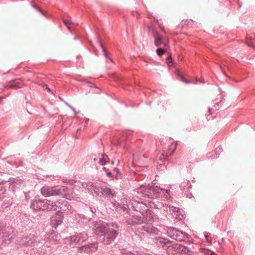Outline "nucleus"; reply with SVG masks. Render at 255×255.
I'll return each instance as SVG.
<instances>
[{"instance_id": "nucleus-1", "label": "nucleus", "mask_w": 255, "mask_h": 255, "mask_svg": "<svg viewBox=\"0 0 255 255\" xmlns=\"http://www.w3.org/2000/svg\"><path fill=\"white\" fill-rule=\"evenodd\" d=\"M164 190L157 186L155 184L152 185L148 184L146 186L140 187L137 189V192L140 196L144 198L156 199L159 195L163 193Z\"/></svg>"}, {"instance_id": "nucleus-2", "label": "nucleus", "mask_w": 255, "mask_h": 255, "mask_svg": "<svg viewBox=\"0 0 255 255\" xmlns=\"http://www.w3.org/2000/svg\"><path fill=\"white\" fill-rule=\"evenodd\" d=\"M31 207L36 210L52 211L61 209L60 202L53 203L47 200H41L39 198H35L31 201Z\"/></svg>"}, {"instance_id": "nucleus-3", "label": "nucleus", "mask_w": 255, "mask_h": 255, "mask_svg": "<svg viewBox=\"0 0 255 255\" xmlns=\"http://www.w3.org/2000/svg\"><path fill=\"white\" fill-rule=\"evenodd\" d=\"M196 250L193 247L185 246L173 242L169 255H195Z\"/></svg>"}, {"instance_id": "nucleus-4", "label": "nucleus", "mask_w": 255, "mask_h": 255, "mask_svg": "<svg viewBox=\"0 0 255 255\" xmlns=\"http://www.w3.org/2000/svg\"><path fill=\"white\" fill-rule=\"evenodd\" d=\"M119 226L116 223H109V227L103 235L104 236L103 242L106 245L112 243L119 234Z\"/></svg>"}, {"instance_id": "nucleus-5", "label": "nucleus", "mask_w": 255, "mask_h": 255, "mask_svg": "<svg viewBox=\"0 0 255 255\" xmlns=\"http://www.w3.org/2000/svg\"><path fill=\"white\" fill-rule=\"evenodd\" d=\"M14 236L12 228L6 226L3 223L0 222V240H1L2 242L9 244Z\"/></svg>"}, {"instance_id": "nucleus-6", "label": "nucleus", "mask_w": 255, "mask_h": 255, "mask_svg": "<svg viewBox=\"0 0 255 255\" xmlns=\"http://www.w3.org/2000/svg\"><path fill=\"white\" fill-rule=\"evenodd\" d=\"M158 232V229L152 225H144L137 230L136 235L140 239H144L152 235H157Z\"/></svg>"}, {"instance_id": "nucleus-7", "label": "nucleus", "mask_w": 255, "mask_h": 255, "mask_svg": "<svg viewBox=\"0 0 255 255\" xmlns=\"http://www.w3.org/2000/svg\"><path fill=\"white\" fill-rule=\"evenodd\" d=\"M37 238L34 234L25 235L17 238L16 243L20 246L24 247H36L38 246V242Z\"/></svg>"}, {"instance_id": "nucleus-8", "label": "nucleus", "mask_w": 255, "mask_h": 255, "mask_svg": "<svg viewBox=\"0 0 255 255\" xmlns=\"http://www.w3.org/2000/svg\"><path fill=\"white\" fill-rule=\"evenodd\" d=\"M167 234L169 237L177 241H184L190 238L187 233L173 227L167 228Z\"/></svg>"}, {"instance_id": "nucleus-9", "label": "nucleus", "mask_w": 255, "mask_h": 255, "mask_svg": "<svg viewBox=\"0 0 255 255\" xmlns=\"http://www.w3.org/2000/svg\"><path fill=\"white\" fill-rule=\"evenodd\" d=\"M129 210L139 212L141 214L147 210V206L145 203L141 200L137 201L134 199L130 200L127 205Z\"/></svg>"}, {"instance_id": "nucleus-10", "label": "nucleus", "mask_w": 255, "mask_h": 255, "mask_svg": "<svg viewBox=\"0 0 255 255\" xmlns=\"http://www.w3.org/2000/svg\"><path fill=\"white\" fill-rule=\"evenodd\" d=\"M88 238V236L87 233L86 232H83L79 233L77 235H73L65 238V244L74 245L80 242H83L86 241Z\"/></svg>"}, {"instance_id": "nucleus-11", "label": "nucleus", "mask_w": 255, "mask_h": 255, "mask_svg": "<svg viewBox=\"0 0 255 255\" xmlns=\"http://www.w3.org/2000/svg\"><path fill=\"white\" fill-rule=\"evenodd\" d=\"M82 186L84 188L88 190V191L93 196L99 197L102 196L103 187L96 184V183L89 182L87 183H83Z\"/></svg>"}, {"instance_id": "nucleus-12", "label": "nucleus", "mask_w": 255, "mask_h": 255, "mask_svg": "<svg viewBox=\"0 0 255 255\" xmlns=\"http://www.w3.org/2000/svg\"><path fill=\"white\" fill-rule=\"evenodd\" d=\"M75 180H67L65 179V198L71 201L74 199L75 196L73 194V189L74 187V183Z\"/></svg>"}, {"instance_id": "nucleus-13", "label": "nucleus", "mask_w": 255, "mask_h": 255, "mask_svg": "<svg viewBox=\"0 0 255 255\" xmlns=\"http://www.w3.org/2000/svg\"><path fill=\"white\" fill-rule=\"evenodd\" d=\"M41 193L45 197H50L60 195L62 194V191L58 187L45 186L41 188Z\"/></svg>"}, {"instance_id": "nucleus-14", "label": "nucleus", "mask_w": 255, "mask_h": 255, "mask_svg": "<svg viewBox=\"0 0 255 255\" xmlns=\"http://www.w3.org/2000/svg\"><path fill=\"white\" fill-rule=\"evenodd\" d=\"M154 243L156 245L166 250L168 254L171 248L173 241H170L167 238L162 237H156L154 238Z\"/></svg>"}, {"instance_id": "nucleus-15", "label": "nucleus", "mask_w": 255, "mask_h": 255, "mask_svg": "<svg viewBox=\"0 0 255 255\" xmlns=\"http://www.w3.org/2000/svg\"><path fill=\"white\" fill-rule=\"evenodd\" d=\"M109 227V223H106L103 221L99 220L95 222L93 230L98 235H103Z\"/></svg>"}, {"instance_id": "nucleus-16", "label": "nucleus", "mask_w": 255, "mask_h": 255, "mask_svg": "<svg viewBox=\"0 0 255 255\" xmlns=\"http://www.w3.org/2000/svg\"><path fill=\"white\" fill-rule=\"evenodd\" d=\"M174 150L175 149H173L172 150L170 149L168 151H166V152L162 153L159 156V159L161 161V163H160L159 162L157 163V167L158 169L162 170L166 168L165 162L166 161H168L167 157L171 155L174 152Z\"/></svg>"}, {"instance_id": "nucleus-17", "label": "nucleus", "mask_w": 255, "mask_h": 255, "mask_svg": "<svg viewBox=\"0 0 255 255\" xmlns=\"http://www.w3.org/2000/svg\"><path fill=\"white\" fill-rule=\"evenodd\" d=\"M62 208H59L56 210L57 213L55 216H53L51 220V225L56 228L58 225L61 224L62 223L63 219V212H61Z\"/></svg>"}, {"instance_id": "nucleus-18", "label": "nucleus", "mask_w": 255, "mask_h": 255, "mask_svg": "<svg viewBox=\"0 0 255 255\" xmlns=\"http://www.w3.org/2000/svg\"><path fill=\"white\" fill-rule=\"evenodd\" d=\"M98 243L96 242L90 243L87 245H84L80 247L79 250L80 252L90 253L91 252H95L98 249Z\"/></svg>"}, {"instance_id": "nucleus-19", "label": "nucleus", "mask_w": 255, "mask_h": 255, "mask_svg": "<svg viewBox=\"0 0 255 255\" xmlns=\"http://www.w3.org/2000/svg\"><path fill=\"white\" fill-rule=\"evenodd\" d=\"M23 85V82L20 79H13L7 83L6 85L4 86L3 89H17L21 88Z\"/></svg>"}, {"instance_id": "nucleus-20", "label": "nucleus", "mask_w": 255, "mask_h": 255, "mask_svg": "<svg viewBox=\"0 0 255 255\" xmlns=\"http://www.w3.org/2000/svg\"><path fill=\"white\" fill-rule=\"evenodd\" d=\"M141 215L142 216L141 218L143 219V223L145 224V225H152L153 221V212L151 210L147 208V210Z\"/></svg>"}, {"instance_id": "nucleus-21", "label": "nucleus", "mask_w": 255, "mask_h": 255, "mask_svg": "<svg viewBox=\"0 0 255 255\" xmlns=\"http://www.w3.org/2000/svg\"><path fill=\"white\" fill-rule=\"evenodd\" d=\"M125 223L128 225L135 226L143 223V219L138 215L132 216L131 217L127 219Z\"/></svg>"}, {"instance_id": "nucleus-22", "label": "nucleus", "mask_w": 255, "mask_h": 255, "mask_svg": "<svg viewBox=\"0 0 255 255\" xmlns=\"http://www.w3.org/2000/svg\"><path fill=\"white\" fill-rule=\"evenodd\" d=\"M64 23L65 27H66L69 33H71L72 34L74 35L73 39H76L77 38V37L78 36L76 34V32L75 31L76 24L69 20H66L65 19Z\"/></svg>"}, {"instance_id": "nucleus-23", "label": "nucleus", "mask_w": 255, "mask_h": 255, "mask_svg": "<svg viewBox=\"0 0 255 255\" xmlns=\"http://www.w3.org/2000/svg\"><path fill=\"white\" fill-rule=\"evenodd\" d=\"M153 36L154 39V44L156 46H158L161 44H163L165 46H167L168 45V43L167 42H164L163 41L161 36L158 32L155 31L153 33Z\"/></svg>"}, {"instance_id": "nucleus-24", "label": "nucleus", "mask_w": 255, "mask_h": 255, "mask_svg": "<svg viewBox=\"0 0 255 255\" xmlns=\"http://www.w3.org/2000/svg\"><path fill=\"white\" fill-rule=\"evenodd\" d=\"M116 194L110 188L103 187L102 196L105 198H111L116 197Z\"/></svg>"}, {"instance_id": "nucleus-25", "label": "nucleus", "mask_w": 255, "mask_h": 255, "mask_svg": "<svg viewBox=\"0 0 255 255\" xmlns=\"http://www.w3.org/2000/svg\"><path fill=\"white\" fill-rule=\"evenodd\" d=\"M180 187L182 190H188L192 188V185L189 180H186L180 184Z\"/></svg>"}, {"instance_id": "nucleus-26", "label": "nucleus", "mask_w": 255, "mask_h": 255, "mask_svg": "<svg viewBox=\"0 0 255 255\" xmlns=\"http://www.w3.org/2000/svg\"><path fill=\"white\" fill-rule=\"evenodd\" d=\"M7 181L10 182V187L11 186V188H14L16 185H20L22 183V181L17 178H13L12 179L8 178Z\"/></svg>"}, {"instance_id": "nucleus-27", "label": "nucleus", "mask_w": 255, "mask_h": 255, "mask_svg": "<svg viewBox=\"0 0 255 255\" xmlns=\"http://www.w3.org/2000/svg\"><path fill=\"white\" fill-rule=\"evenodd\" d=\"M109 158L108 155L105 154H102V158H100L99 164L101 165H105L109 162Z\"/></svg>"}, {"instance_id": "nucleus-28", "label": "nucleus", "mask_w": 255, "mask_h": 255, "mask_svg": "<svg viewBox=\"0 0 255 255\" xmlns=\"http://www.w3.org/2000/svg\"><path fill=\"white\" fill-rule=\"evenodd\" d=\"M114 173L115 174V178L117 179H121L122 177V173L120 172L119 168L115 167L113 170Z\"/></svg>"}, {"instance_id": "nucleus-29", "label": "nucleus", "mask_w": 255, "mask_h": 255, "mask_svg": "<svg viewBox=\"0 0 255 255\" xmlns=\"http://www.w3.org/2000/svg\"><path fill=\"white\" fill-rule=\"evenodd\" d=\"M97 42L99 44L100 47L102 48V51L104 53V56L106 58H109L108 53L106 51L105 48L104 47V45L102 42H101L99 40H97Z\"/></svg>"}, {"instance_id": "nucleus-30", "label": "nucleus", "mask_w": 255, "mask_h": 255, "mask_svg": "<svg viewBox=\"0 0 255 255\" xmlns=\"http://www.w3.org/2000/svg\"><path fill=\"white\" fill-rule=\"evenodd\" d=\"M177 76H178V79L180 81H182L183 82H184V83H185L186 84H189V83H191L192 82V81H190V80H186L185 79V78L182 75H181L180 74H178Z\"/></svg>"}, {"instance_id": "nucleus-31", "label": "nucleus", "mask_w": 255, "mask_h": 255, "mask_svg": "<svg viewBox=\"0 0 255 255\" xmlns=\"http://www.w3.org/2000/svg\"><path fill=\"white\" fill-rule=\"evenodd\" d=\"M103 170L104 171H105L106 173L107 176L108 177H114V174L111 171H110L107 168L104 167L103 168Z\"/></svg>"}, {"instance_id": "nucleus-32", "label": "nucleus", "mask_w": 255, "mask_h": 255, "mask_svg": "<svg viewBox=\"0 0 255 255\" xmlns=\"http://www.w3.org/2000/svg\"><path fill=\"white\" fill-rule=\"evenodd\" d=\"M121 255H136L135 254L131 253V252L126 250H123L121 252Z\"/></svg>"}, {"instance_id": "nucleus-33", "label": "nucleus", "mask_w": 255, "mask_h": 255, "mask_svg": "<svg viewBox=\"0 0 255 255\" xmlns=\"http://www.w3.org/2000/svg\"><path fill=\"white\" fill-rule=\"evenodd\" d=\"M165 53V50L164 49L158 48L156 49V53L159 56H161Z\"/></svg>"}, {"instance_id": "nucleus-34", "label": "nucleus", "mask_w": 255, "mask_h": 255, "mask_svg": "<svg viewBox=\"0 0 255 255\" xmlns=\"http://www.w3.org/2000/svg\"><path fill=\"white\" fill-rule=\"evenodd\" d=\"M67 202L66 203H65V211L66 210H68V211L70 212V213L71 214L72 212V206L70 204H67Z\"/></svg>"}, {"instance_id": "nucleus-35", "label": "nucleus", "mask_w": 255, "mask_h": 255, "mask_svg": "<svg viewBox=\"0 0 255 255\" xmlns=\"http://www.w3.org/2000/svg\"><path fill=\"white\" fill-rule=\"evenodd\" d=\"M166 63L168 66H171L172 64V60L171 54L168 56V57L166 58Z\"/></svg>"}, {"instance_id": "nucleus-36", "label": "nucleus", "mask_w": 255, "mask_h": 255, "mask_svg": "<svg viewBox=\"0 0 255 255\" xmlns=\"http://www.w3.org/2000/svg\"><path fill=\"white\" fill-rule=\"evenodd\" d=\"M43 88L46 90H47L49 92H51L52 94H53V92L52 91V90L48 87V85L45 84H43Z\"/></svg>"}, {"instance_id": "nucleus-37", "label": "nucleus", "mask_w": 255, "mask_h": 255, "mask_svg": "<svg viewBox=\"0 0 255 255\" xmlns=\"http://www.w3.org/2000/svg\"><path fill=\"white\" fill-rule=\"evenodd\" d=\"M33 6H34V7L35 9H36L38 10L40 12H41V13L42 14H43L44 15H45V13H44V11H43L41 9H40V8H39V7H38L37 6H36V5H33Z\"/></svg>"}, {"instance_id": "nucleus-38", "label": "nucleus", "mask_w": 255, "mask_h": 255, "mask_svg": "<svg viewBox=\"0 0 255 255\" xmlns=\"http://www.w3.org/2000/svg\"><path fill=\"white\" fill-rule=\"evenodd\" d=\"M221 102H222V100L220 101V102H219V103L217 102L215 104V105H214V107L215 108V110H217L219 109V104Z\"/></svg>"}, {"instance_id": "nucleus-39", "label": "nucleus", "mask_w": 255, "mask_h": 255, "mask_svg": "<svg viewBox=\"0 0 255 255\" xmlns=\"http://www.w3.org/2000/svg\"><path fill=\"white\" fill-rule=\"evenodd\" d=\"M65 104L66 105H67L68 107H69L71 109H72L73 110V111H74V113H75V115H77V112H76V111L75 109L74 108H73V107H72V106H70V105L68 103H67V102H65Z\"/></svg>"}, {"instance_id": "nucleus-40", "label": "nucleus", "mask_w": 255, "mask_h": 255, "mask_svg": "<svg viewBox=\"0 0 255 255\" xmlns=\"http://www.w3.org/2000/svg\"><path fill=\"white\" fill-rule=\"evenodd\" d=\"M221 149H221V147H219L217 148L216 149V150H215V153H217V154H218V155H219V153L220 152H221Z\"/></svg>"}, {"instance_id": "nucleus-41", "label": "nucleus", "mask_w": 255, "mask_h": 255, "mask_svg": "<svg viewBox=\"0 0 255 255\" xmlns=\"http://www.w3.org/2000/svg\"><path fill=\"white\" fill-rule=\"evenodd\" d=\"M90 210L93 214H95L96 212V209L94 207H90Z\"/></svg>"}, {"instance_id": "nucleus-42", "label": "nucleus", "mask_w": 255, "mask_h": 255, "mask_svg": "<svg viewBox=\"0 0 255 255\" xmlns=\"http://www.w3.org/2000/svg\"><path fill=\"white\" fill-rule=\"evenodd\" d=\"M186 197L190 199L192 197H193V195H192V194L191 193H190V194H187L186 195Z\"/></svg>"}, {"instance_id": "nucleus-43", "label": "nucleus", "mask_w": 255, "mask_h": 255, "mask_svg": "<svg viewBox=\"0 0 255 255\" xmlns=\"http://www.w3.org/2000/svg\"><path fill=\"white\" fill-rule=\"evenodd\" d=\"M204 236L206 238V240H208V233H204Z\"/></svg>"}, {"instance_id": "nucleus-44", "label": "nucleus", "mask_w": 255, "mask_h": 255, "mask_svg": "<svg viewBox=\"0 0 255 255\" xmlns=\"http://www.w3.org/2000/svg\"><path fill=\"white\" fill-rule=\"evenodd\" d=\"M145 255H163L162 254H146Z\"/></svg>"}, {"instance_id": "nucleus-45", "label": "nucleus", "mask_w": 255, "mask_h": 255, "mask_svg": "<svg viewBox=\"0 0 255 255\" xmlns=\"http://www.w3.org/2000/svg\"><path fill=\"white\" fill-rule=\"evenodd\" d=\"M113 204H114V205L115 206H116V205H118V206H120L119 203H118V202L114 203Z\"/></svg>"}, {"instance_id": "nucleus-46", "label": "nucleus", "mask_w": 255, "mask_h": 255, "mask_svg": "<svg viewBox=\"0 0 255 255\" xmlns=\"http://www.w3.org/2000/svg\"><path fill=\"white\" fill-rule=\"evenodd\" d=\"M210 255H215V254L213 252H211Z\"/></svg>"}, {"instance_id": "nucleus-47", "label": "nucleus", "mask_w": 255, "mask_h": 255, "mask_svg": "<svg viewBox=\"0 0 255 255\" xmlns=\"http://www.w3.org/2000/svg\"><path fill=\"white\" fill-rule=\"evenodd\" d=\"M179 211V208H177L176 210H174V212L178 213Z\"/></svg>"}, {"instance_id": "nucleus-48", "label": "nucleus", "mask_w": 255, "mask_h": 255, "mask_svg": "<svg viewBox=\"0 0 255 255\" xmlns=\"http://www.w3.org/2000/svg\"><path fill=\"white\" fill-rule=\"evenodd\" d=\"M127 207H125V206H124V208H123V211H125V210H127Z\"/></svg>"}, {"instance_id": "nucleus-49", "label": "nucleus", "mask_w": 255, "mask_h": 255, "mask_svg": "<svg viewBox=\"0 0 255 255\" xmlns=\"http://www.w3.org/2000/svg\"><path fill=\"white\" fill-rule=\"evenodd\" d=\"M88 121H89V119H87V120H86V122H85V124H87V123H88Z\"/></svg>"}, {"instance_id": "nucleus-50", "label": "nucleus", "mask_w": 255, "mask_h": 255, "mask_svg": "<svg viewBox=\"0 0 255 255\" xmlns=\"http://www.w3.org/2000/svg\"><path fill=\"white\" fill-rule=\"evenodd\" d=\"M90 87H93V86H94V84H93V83H91V84H90Z\"/></svg>"}, {"instance_id": "nucleus-51", "label": "nucleus", "mask_w": 255, "mask_h": 255, "mask_svg": "<svg viewBox=\"0 0 255 255\" xmlns=\"http://www.w3.org/2000/svg\"><path fill=\"white\" fill-rule=\"evenodd\" d=\"M25 199H26V200L29 199V198H27V195H26V193H25Z\"/></svg>"}, {"instance_id": "nucleus-52", "label": "nucleus", "mask_w": 255, "mask_h": 255, "mask_svg": "<svg viewBox=\"0 0 255 255\" xmlns=\"http://www.w3.org/2000/svg\"><path fill=\"white\" fill-rule=\"evenodd\" d=\"M93 160H94V161L95 162L97 160V159L96 158H94Z\"/></svg>"}, {"instance_id": "nucleus-53", "label": "nucleus", "mask_w": 255, "mask_h": 255, "mask_svg": "<svg viewBox=\"0 0 255 255\" xmlns=\"http://www.w3.org/2000/svg\"><path fill=\"white\" fill-rule=\"evenodd\" d=\"M210 110H211V109H208V112L210 113V114H211Z\"/></svg>"}, {"instance_id": "nucleus-54", "label": "nucleus", "mask_w": 255, "mask_h": 255, "mask_svg": "<svg viewBox=\"0 0 255 255\" xmlns=\"http://www.w3.org/2000/svg\"><path fill=\"white\" fill-rule=\"evenodd\" d=\"M111 163H112V164H114V162L113 161H112Z\"/></svg>"}, {"instance_id": "nucleus-55", "label": "nucleus", "mask_w": 255, "mask_h": 255, "mask_svg": "<svg viewBox=\"0 0 255 255\" xmlns=\"http://www.w3.org/2000/svg\"><path fill=\"white\" fill-rule=\"evenodd\" d=\"M68 214V213H66L65 212V214Z\"/></svg>"}]
</instances>
